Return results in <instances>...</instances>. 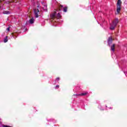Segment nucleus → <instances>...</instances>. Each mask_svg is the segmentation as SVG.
Masks as SVG:
<instances>
[{"label": "nucleus", "mask_w": 127, "mask_h": 127, "mask_svg": "<svg viewBox=\"0 0 127 127\" xmlns=\"http://www.w3.org/2000/svg\"><path fill=\"white\" fill-rule=\"evenodd\" d=\"M8 31H9V30H10V28L9 27L7 28L6 29Z\"/></svg>", "instance_id": "6ab92c4d"}, {"label": "nucleus", "mask_w": 127, "mask_h": 127, "mask_svg": "<svg viewBox=\"0 0 127 127\" xmlns=\"http://www.w3.org/2000/svg\"><path fill=\"white\" fill-rule=\"evenodd\" d=\"M37 7L38 8H40V4L38 1L37 2Z\"/></svg>", "instance_id": "2eb2a0df"}, {"label": "nucleus", "mask_w": 127, "mask_h": 127, "mask_svg": "<svg viewBox=\"0 0 127 127\" xmlns=\"http://www.w3.org/2000/svg\"><path fill=\"white\" fill-rule=\"evenodd\" d=\"M114 40V38L112 37V40L113 41Z\"/></svg>", "instance_id": "412c9836"}, {"label": "nucleus", "mask_w": 127, "mask_h": 127, "mask_svg": "<svg viewBox=\"0 0 127 127\" xmlns=\"http://www.w3.org/2000/svg\"><path fill=\"white\" fill-rule=\"evenodd\" d=\"M10 13V12L9 11H3V14H9Z\"/></svg>", "instance_id": "1a4fd4ad"}, {"label": "nucleus", "mask_w": 127, "mask_h": 127, "mask_svg": "<svg viewBox=\"0 0 127 127\" xmlns=\"http://www.w3.org/2000/svg\"><path fill=\"white\" fill-rule=\"evenodd\" d=\"M10 2V1L8 0H6V1H4V3H5L6 4H9Z\"/></svg>", "instance_id": "4468645a"}, {"label": "nucleus", "mask_w": 127, "mask_h": 127, "mask_svg": "<svg viewBox=\"0 0 127 127\" xmlns=\"http://www.w3.org/2000/svg\"><path fill=\"white\" fill-rule=\"evenodd\" d=\"M50 17L52 19L54 18V17H56V12H54V13L51 14Z\"/></svg>", "instance_id": "0eeeda50"}, {"label": "nucleus", "mask_w": 127, "mask_h": 127, "mask_svg": "<svg viewBox=\"0 0 127 127\" xmlns=\"http://www.w3.org/2000/svg\"><path fill=\"white\" fill-rule=\"evenodd\" d=\"M35 20H34V18H33V17H32V18H31L30 20H29V23H30V24H32L33 23H34V21H35Z\"/></svg>", "instance_id": "6e6552de"}, {"label": "nucleus", "mask_w": 127, "mask_h": 127, "mask_svg": "<svg viewBox=\"0 0 127 127\" xmlns=\"http://www.w3.org/2000/svg\"><path fill=\"white\" fill-rule=\"evenodd\" d=\"M107 107H108V106H107V105H106V107L107 108Z\"/></svg>", "instance_id": "5701e85b"}, {"label": "nucleus", "mask_w": 127, "mask_h": 127, "mask_svg": "<svg viewBox=\"0 0 127 127\" xmlns=\"http://www.w3.org/2000/svg\"><path fill=\"white\" fill-rule=\"evenodd\" d=\"M38 12H39V9L38 8H35L34 9V13L35 15V16L36 17V18H38L39 17V15H38Z\"/></svg>", "instance_id": "39448f33"}, {"label": "nucleus", "mask_w": 127, "mask_h": 127, "mask_svg": "<svg viewBox=\"0 0 127 127\" xmlns=\"http://www.w3.org/2000/svg\"><path fill=\"white\" fill-rule=\"evenodd\" d=\"M7 41H8V40L7 39V36H6L3 40V42H4V43H6Z\"/></svg>", "instance_id": "9b49d317"}, {"label": "nucleus", "mask_w": 127, "mask_h": 127, "mask_svg": "<svg viewBox=\"0 0 127 127\" xmlns=\"http://www.w3.org/2000/svg\"><path fill=\"white\" fill-rule=\"evenodd\" d=\"M59 80H60V78H59V77H57V78L56 79V81H59Z\"/></svg>", "instance_id": "a211bd4d"}, {"label": "nucleus", "mask_w": 127, "mask_h": 127, "mask_svg": "<svg viewBox=\"0 0 127 127\" xmlns=\"http://www.w3.org/2000/svg\"><path fill=\"white\" fill-rule=\"evenodd\" d=\"M56 17H58V18H60V17H61V15L60 14V13H58L56 15Z\"/></svg>", "instance_id": "f8f14e48"}, {"label": "nucleus", "mask_w": 127, "mask_h": 127, "mask_svg": "<svg viewBox=\"0 0 127 127\" xmlns=\"http://www.w3.org/2000/svg\"><path fill=\"white\" fill-rule=\"evenodd\" d=\"M115 47H116V45L114 44L112 46V51L115 52Z\"/></svg>", "instance_id": "9d476101"}, {"label": "nucleus", "mask_w": 127, "mask_h": 127, "mask_svg": "<svg viewBox=\"0 0 127 127\" xmlns=\"http://www.w3.org/2000/svg\"><path fill=\"white\" fill-rule=\"evenodd\" d=\"M122 5V1L118 0L117 4V12L118 14L121 12V6Z\"/></svg>", "instance_id": "f257e3e1"}, {"label": "nucleus", "mask_w": 127, "mask_h": 127, "mask_svg": "<svg viewBox=\"0 0 127 127\" xmlns=\"http://www.w3.org/2000/svg\"><path fill=\"white\" fill-rule=\"evenodd\" d=\"M55 89H59V85H56L55 87Z\"/></svg>", "instance_id": "dca6fc26"}, {"label": "nucleus", "mask_w": 127, "mask_h": 127, "mask_svg": "<svg viewBox=\"0 0 127 127\" xmlns=\"http://www.w3.org/2000/svg\"><path fill=\"white\" fill-rule=\"evenodd\" d=\"M88 94V92L86 91L85 92H83L81 94H73L74 97H75V96H86V95Z\"/></svg>", "instance_id": "423d86ee"}, {"label": "nucleus", "mask_w": 127, "mask_h": 127, "mask_svg": "<svg viewBox=\"0 0 127 127\" xmlns=\"http://www.w3.org/2000/svg\"><path fill=\"white\" fill-rule=\"evenodd\" d=\"M118 23H119V19L116 18L115 20H114L113 22L112 25V30H114L115 28H116V26H117Z\"/></svg>", "instance_id": "f03ea898"}, {"label": "nucleus", "mask_w": 127, "mask_h": 127, "mask_svg": "<svg viewBox=\"0 0 127 127\" xmlns=\"http://www.w3.org/2000/svg\"><path fill=\"white\" fill-rule=\"evenodd\" d=\"M110 26L109 29H110V30H112V24L110 23Z\"/></svg>", "instance_id": "f3484780"}, {"label": "nucleus", "mask_w": 127, "mask_h": 127, "mask_svg": "<svg viewBox=\"0 0 127 127\" xmlns=\"http://www.w3.org/2000/svg\"><path fill=\"white\" fill-rule=\"evenodd\" d=\"M59 8H60V10H62V9H63V11L64 12H67V9L68 8V7L67 6H65L64 7L63 6V5H60L59 6Z\"/></svg>", "instance_id": "7ed1b4c3"}, {"label": "nucleus", "mask_w": 127, "mask_h": 127, "mask_svg": "<svg viewBox=\"0 0 127 127\" xmlns=\"http://www.w3.org/2000/svg\"><path fill=\"white\" fill-rule=\"evenodd\" d=\"M44 7L46 8L45 9H44V10L45 11H48V9H47V5H44Z\"/></svg>", "instance_id": "ddd939ff"}, {"label": "nucleus", "mask_w": 127, "mask_h": 127, "mask_svg": "<svg viewBox=\"0 0 127 127\" xmlns=\"http://www.w3.org/2000/svg\"><path fill=\"white\" fill-rule=\"evenodd\" d=\"M108 45L110 47V50L112 51V36L109 37L108 40Z\"/></svg>", "instance_id": "20e7f679"}, {"label": "nucleus", "mask_w": 127, "mask_h": 127, "mask_svg": "<svg viewBox=\"0 0 127 127\" xmlns=\"http://www.w3.org/2000/svg\"><path fill=\"white\" fill-rule=\"evenodd\" d=\"M53 119H50V120H48V122H53Z\"/></svg>", "instance_id": "aec40b11"}, {"label": "nucleus", "mask_w": 127, "mask_h": 127, "mask_svg": "<svg viewBox=\"0 0 127 127\" xmlns=\"http://www.w3.org/2000/svg\"><path fill=\"white\" fill-rule=\"evenodd\" d=\"M110 109H112V108L110 107Z\"/></svg>", "instance_id": "b1692460"}, {"label": "nucleus", "mask_w": 127, "mask_h": 127, "mask_svg": "<svg viewBox=\"0 0 127 127\" xmlns=\"http://www.w3.org/2000/svg\"><path fill=\"white\" fill-rule=\"evenodd\" d=\"M77 89H80V87H76Z\"/></svg>", "instance_id": "4be33fe9"}]
</instances>
